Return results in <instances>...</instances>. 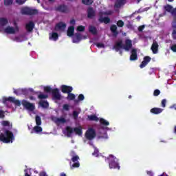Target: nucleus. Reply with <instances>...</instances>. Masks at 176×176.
<instances>
[{
  "label": "nucleus",
  "instance_id": "1",
  "mask_svg": "<svg viewBox=\"0 0 176 176\" xmlns=\"http://www.w3.org/2000/svg\"><path fill=\"white\" fill-rule=\"evenodd\" d=\"M13 140H14V135L13 132L9 131V129H5L4 133L0 134V141L4 142V144L13 142Z\"/></svg>",
  "mask_w": 176,
  "mask_h": 176
},
{
  "label": "nucleus",
  "instance_id": "2",
  "mask_svg": "<svg viewBox=\"0 0 176 176\" xmlns=\"http://www.w3.org/2000/svg\"><path fill=\"white\" fill-rule=\"evenodd\" d=\"M107 159L109 160L110 168H118V170H120V166L119 165V162H118V159L113 155H110Z\"/></svg>",
  "mask_w": 176,
  "mask_h": 176
},
{
  "label": "nucleus",
  "instance_id": "3",
  "mask_svg": "<svg viewBox=\"0 0 176 176\" xmlns=\"http://www.w3.org/2000/svg\"><path fill=\"white\" fill-rule=\"evenodd\" d=\"M131 47H133V45H115L113 46L114 50L118 52L121 56L123 54V50L129 52Z\"/></svg>",
  "mask_w": 176,
  "mask_h": 176
},
{
  "label": "nucleus",
  "instance_id": "4",
  "mask_svg": "<svg viewBox=\"0 0 176 176\" xmlns=\"http://www.w3.org/2000/svg\"><path fill=\"white\" fill-rule=\"evenodd\" d=\"M21 13L26 16H34L38 14V11L36 9L30 8L29 7H23L21 9Z\"/></svg>",
  "mask_w": 176,
  "mask_h": 176
},
{
  "label": "nucleus",
  "instance_id": "5",
  "mask_svg": "<svg viewBox=\"0 0 176 176\" xmlns=\"http://www.w3.org/2000/svg\"><path fill=\"white\" fill-rule=\"evenodd\" d=\"M65 130L67 133V137H71V135H72V133H76V134H77L78 135H82V128H79V127H75L74 129H72V127L71 126H66Z\"/></svg>",
  "mask_w": 176,
  "mask_h": 176
},
{
  "label": "nucleus",
  "instance_id": "6",
  "mask_svg": "<svg viewBox=\"0 0 176 176\" xmlns=\"http://www.w3.org/2000/svg\"><path fill=\"white\" fill-rule=\"evenodd\" d=\"M75 151H72L70 153V156H72V162H73V164L71 166V168H78L80 166V163H79V156L75 155Z\"/></svg>",
  "mask_w": 176,
  "mask_h": 176
},
{
  "label": "nucleus",
  "instance_id": "7",
  "mask_svg": "<svg viewBox=\"0 0 176 176\" xmlns=\"http://www.w3.org/2000/svg\"><path fill=\"white\" fill-rule=\"evenodd\" d=\"M96 131L93 128H89L88 130H87L85 133V138L87 140H89V141H91V140H94L96 138Z\"/></svg>",
  "mask_w": 176,
  "mask_h": 176
},
{
  "label": "nucleus",
  "instance_id": "8",
  "mask_svg": "<svg viewBox=\"0 0 176 176\" xmlns=\"http://www.w3.org/2000/svg\"><path fill=\"white\" fill-rule=\"evenodd\" d=\"M55 10L56 12H59V13H69V8H68V6L65 4L58 5L57 7L55 8Z\"/></svg>",
  "mask_w": 176,
  "mask_h": 176
},
{
  "label": "nucleus",
  "instance_id": "9",
  "mask_svg": "<svg viewBox=\"0 0 176 176\" xmlns=\"http://www.w3.org/2000/svg\"><path fill=\"white\" fill-rule=\"evenodd\" d=\"M22 105L24 107V108H26L28 111H32L34 109H35V105H34L32 103H30L25 100H22Z\"/></svg>",
  "mask_w": 176,
  "mask_h": 176
},
{
  "label": "nucleus",
  "instance_id": "10",
  "mask_svg": "<svg viewBox=\"0 0 176 176\" xmlns=\"http://www.w3.org/2000/svg\"><path fill=\"white\" fill-rule=\"evenodd\" d=\"M138 50L137 48H133L131 51V55L129 57L130 61H137L138 60V54H137Z\"/></svg>",
  "mask_w": 176,
  "mask_h": 176
},
{
  "label": "nucleus",
  "instance_id": "11",
  "mask_svg": "<svg viewBox=\"0 0 176 176\" xmlns=\"http://www.w3.org/2000/svg\"><path fill=\"white\" fill-rule=\"evenodd\" d=\"M60 90L64 94H68L69 93H72V90H74V88L72 86L63 85L60 87Z\"/></svg>",
  "mask_w": 176,
  "mask_h": 176
},
{
  "label": "nucleus",
  "instance_id": "12",
  "mask_svg": "<svg viewBox=\"0 0 176 176\" xmlns=\"http://www.w3.org/2000/svg\"><path fill=\"white\" fill-rule=\"evenodd\" d=\"M52 94L54 100H61V94H60V91L57 88H54L52 89Z\"/></svg>",
  "mask_w": 176,
  "mask_h": 176
},
{
  "label": "nucleus",
  "instance_id": "13",
  "mask_svg": "<svg viewBox=\"0 0 176 176\" xmlns=\"http://www.w3.org/2000/svg\"><path fill=\"white\" fill-rule=\"evenodd\" d=\"M151 60H152V58L149 56H146L143 58V61L141 63L140 67V68H145L146 65H148V63H151Z\"/></svg>",
  "mask_w": 176,
  "mask_h": 176
},
{
  "label": "nucleus",
  "instance_id": "14",
  "mask_svg": "<svg viewBox=\"0 0 176 176\" xmlns=\"http://www.w3.org/2000/svg\"><path fill=\"white\" fill-rule=\"evenodd\" d=\"M127 3V0H116L114 4V8L120 9L122 6H124Z\"/></svg>",
  "mask_w": 176,
  "mask_h": 176
},
{
  "label": "nucleus",
  "instance_id": "15",
  "mask_svg": "<svg viewBox=\"0 0 176 176\" xmlns=\"http://www.w3.org/2000/svg\"><path fill=\"white\" fill-rule=\"evenodd\" d=\"M19 31V28H13V27H10V26H8L5 30H4V32H6V34H16V32Z\"/></svg>",
  "mask_w": 176,
  "mask_h": 176
},
{
  "label": "nucleus",
  "instance_id": "16",
  "mask_svg": "<svg viewBox=\"0 0 176 176\" xmlns=\"http://www.w3.org/2000/svg\"><path fill=\"white\" fill-rule=\"evenodd\" d=\"M66 28H67V24H65L63 22H59L56 25L55 30L56 31H64V30H65Z\"/></svg>",
  "mask_w": 176,
  "mask_h": 176
},
{
  "label": "nucleus",
  "instance_id": "17",
  "mask_svg": "<svg viewBox=\"0 0 176 176\" xmlns=\"http://www.w3.org/2000/svg\"><path fill=\"white\" fill-rule=\"evenodd\" d=\"M73 43H79L82 39V34L80 33H76L73 36Z\"/></svg>",
  "mask_w": 176,
  "mask_h": 176
},
{
  "label": "nucleus",
  "instance_id": "18",
  "mask_svg": "<svg viewBox=\"0 0 176 176\" xmlns=\"http://www.w3.org/2000/svg\"><path fill=\"white\" fill-rule=\"evenodd\" d=\"M87 12L88 19H93L96 16V11H94V9L91 7L87 8Z\"/></svg>",
  "mask_w": 176,
  "mask_h": 176
},
{
  "label": "nucleus",
  "instance_id": "19",
  "mask_svg": "<svg viewBox=\"0 0 176 176\" xmlns=\"http://www.w3.org/2000/svg\"><path fill=\"white\" fill-rule=\"evenodd\" d=\"M35 27V23L32 21H30L28 23L25 25V28L28 32H31L32 30H34Z\"/></svg>",
  "mask_w": 176,
  "mask_h": 176
},
{
  "label": "nucleus",
  "instance_id": "20",
  "mask_svg": "<svg viewBox=\"0 0 176 176\" xmlns=\"http://www.w3.org/2000/svg\"><path fill=\"white\" fill-rule=\"evenodd\" d=\"M150 112L153 115H159L163 112V109L159 107H153L150 110Z\"/></svg>",
  "mask_w": 176,
  "mask_h": 176
},
{
  "label": "nucleus",
  "instance_id": "21",
  "mask_svg": "<svg viewBox=\"0 0 176 176\" xmlns=\"http://www.w3.org/2000/svg\"><path fill=\"white\" fill-rule=\"evenodd\" d=\"M14 94L16 96H21V94H27V89H17L14 90Z\"/></svg>",
  "mask_w": 176,
  "mask_h": 176
},
{
  "label": "nucleus",
  "instance_id": "22",
  "mask_svg": "<svg viewBox=\"0 0 176 176\" xmlns=\"http://www.w3.org/2000/svg\"><path fill=\"white\" fill-rule=\"evenodd\" d=\"M110 30L113 35V36H118L119 32H118V26L116 25H111Z\"/></svg>",
  "mask_w": 176,
  "mask_h": 176
},
{
  "label": "nucleus",
  "instance_id": "23",
  "mask_svg": "<svg viewBox=\"0 0 176 176\" xmlns=\"http://www.w3.org/2000/svg\"><path fill=\"white\" fill-rule=\"evenodd\" d=\"M74 34H75V27L74 26H69L68 28L67 32V36H74Z\"/></svg>",
  "mask_w": 176,
  "mask_h": 176
},
{
  "label": "nucleus",
  "instance_id": "24",
  "mask_svg": "<svg viewBox=\"0 0 176 176\" xmlns=\"http://www.w3.org/2000/svg\"><path fill=\"white\" fill-rule=\"evenodd\" d=\"M38 105L41 107V108H44L45 109L49 108V102L47 100H40L38 102Z\"/></svg>",
  "mask_w": 176,
  "mask_h": 176
},
{
  "label": "nucleus",
  "instance_id": "25",
  "mask_svg": "<svg viewBox=\"0 0 176 176\" xmlns=\"http://www.w3.org/2000/svg\"><path fill=\"white\" fill-rule=\"evenodd\" d=\"M42 127H41L40 125H36L33 128V129L31 131V133L34 134V133H36L37 134H39V133H42Z\"/></svg>",
  "mask_w": 176,
  "mask_h": 176
},
{
  "label": "nucleus",
  "instance_id": "26",
  "mask_svg": "<svg viewBox=\"0 0 176 176\" xmlns=\"http://www.w3.org/2000/svg\"><path fill=\"white\" fill-rule=\"evenodd\" d=\"M98 21H100V23H104V24H109V23H111V19L108 16L101 17L98 19Z\"/></svg>",
  "mask_w": 176,
  "mask_h": 176
},
{
  "label": "nucleus",
  "instance_id": "27",
  "mask_svg": "<svg viewBox=\"0 0 176 176\" xmlns=\"http://www.w3.org/2000/svg\"><path fill=\"white\" fill-rule=\"evenodd\" d=\"M1 126H3V127H8V129H12V123L8 120H3L1 122Z\"/></svg>",
  "mask_w": 176,
  "mask_h": 176
},
{
  "label": "nucleus",
  "instance_id": "28",
  "mask_svg": "<svg viewBox=\"0 0 176 176\" xmlns=\"http://www.w3.org/2000/svg\"><path fill=\"white\" fill-rule=\"evenodd\" d=\"M87 119L90 122H98V117L96 115L88 116Z\"/></svg>",
  "mask_w": 176,
  "mask_h": 176
},
{
  "label": "nucleus",
  "instance_id": "29",
  "mask_svg": "<svg viewBox=\"0 0 176 176\" xmlns=\"http://www.w3.org/2000/svg\"><path fill=\"white\" fill-rule=\"evenodd\" d=\"M8 23H9V21L7 18H0V25H1L2 27H5V25H6Z\"/></svg>",
  "mask_w": 176,
  "mask_h": 176
},
{
  "label": "nucleus",
  "instance_id": "30",
  "mask_svg": "<svg viewBox=\"0 0 176 176\" xmlns=\"http://www.w3.org/2000/svg\"><path fill=\"white\" fill-rule=\"evenodd\" d=\"M151 50L153 54H157V52H159V45H152Z\"/></svg>",
  "mask_w": 176,
  "mask_h": 176
},
{
  "label": "nucleus",
  "instance_id": "31",
  "mask_svg": "<svg viewBox=\"0 0 176 176\" xmlns=\"http://www.w3.org/2000/svg\"><path fill=\"white\" fill-rule=\"evenodd\" d=\"M89 31L93 35H97V28L93 25H90L89 27Z\"/></svg>",
  "mask_w": 176,
  "mask_h": 176
},
{
  "label": "nucleus",
  "instance_id": "32",
  "mask_svg": "<svg viewBox=\"0 0 176 176\" xmlns=\"http://www.w3.org/2000/svg\"><path fill=\"white\" fill-rule=\"evenodd\" d=\"M40 94L38 95V100H46L47 98H49V95L47 94H43L42 92H39Z\"/></svg>",
  "mask_w": 176,
  "mask_h": 176
},
{
  "label": "nucleus",
  "instance_id": "33",
  "mask_svg": "<svg viewBox=\"0 0 176 176\" xmlns=\"http://www.w3.org/2000/svg\"><path fill=\"white\" fill-rule=\"evenodd\" d=\"M164 9L166 10V12H168V13H171V12H173V6L171 5H166L164 6Z\"/></svg>",
  "mask_w": 176,
  "mask_h": 176
},
{
  "label": "nucleus",
  "instance_id": "34",
  "mask_svg": "<svg viewBox=\"0 0 176 176\" xmlns=\"http://www.w3.org/2000/svg\"><path fill=\"white\" fill-rule=\"evenodd\" d=\"M16 98H13L12 96H10L8 98H3V102H6V101H9L10 102H14Z\"/></svg>",
  "mask_w": 176,
  "mask_h": 176
},
{
  "label": "nucleus",
  "instance_id": "35",
  "mask_svg": "<svg viewBox=\"0 0 176 176\" xmlns=\"http://www.w3.org/2000/svg\"><path fill=\"white\" fill-rule=\"evenodd\" d=\"M75 94L69 92V94H67V100H68L69 101H72L75 99Z\"/></svg>",
  "mask_w": 176,
  "mask_h": 176
},
{
  "label": "nucleus",
  "instance_id": "36",
  "mask_svg": "<svg viewBox=\"0 0 176 176\" xmlns=\"http://www.w3.org/2000/svg\"><path fill=\"white\" fill-rule=\"evenodd\" d=\"M35 119L36 126H41V124H42V119L41 118V116H36Z\"/></svg>",
  "mask_w": 176,
  "mask_h": 176
},
{
  "label": "nucleus",
  "instance_id": "37",
  "mask_svg": "<svg viewBox=\"0 0 176 176\" xmlns=\"http://www.w3.org/2000/svg\"><path fill=\"white\" fill-rule=\"evenodd\" d=\"M100 124H102V126H109V122L107 121L104 118H100Z\"/></svg>",
  "mask_w": 176,
  "mask_h": 176
},
{
  "label": "nucleus",
  "instance_id": "38",
  "mask_svg": "<svg viewBox=\"0 0 176 176\" xmlns=\"http://www.w3.org/2000/svg\"><path fill=\"white\" fill-rule=\"evenodd\" d=\"M50 39H53V41H57V39H58V34H57L56 32H53L51 36H50Z\"/></svg>",
  "mask_w": 176,
  "mask_h": 176
},
{
  "label": "nucleus",
  "instance_id": "39",
  "mask_svg": "<svg viewBox=\"0 0 176 176\" xmlns=\"http://www.w3.org/2000/svg\"><path fill=\"white\" fill-rule=\"evenodd\" d=\"M83 5L90 6L93 4V0H82Z\"/></svg>",
  "mask_w": 176,
  "mask_h": 176
},
{
  "label": "nucleus",
  "instance_id": "40",
  "mask_svg": "<svg viewBox=\"0 0 176 176\" xmlns=\"http://www.w3.org/2000/svg\"><path fill=\"white\" fill-rule=\"evenodd\" d=\"M53 91V89H52V87L47 86V87H44V91L45 93H52Z\"/></svg>",
  "mask_w": 176,
  "mask_h": 176
},
{
  "label": "nucleus",
  "instance_id": "41",
  "mask_svg": "<svg viewBox=\"0 0 176 176\" xmlns=\"http://www.w3.org/2000/svg\"><path fill=\"white\" fill-rule=\"evenodd\" d=\"M13 3V0H4L5 6H10Z\"/></svg>",
  "mask_w": 176,
  "mask_h": 176
},
{
  "label": "nucleus",
  "instance_id": "42",
  "mask_svg": "<svg viewBox=\"0 0 176 176\" xmlns=\"http://www.w3.org/2000/svg\"><path fill=\"white\" fill-rule=\"evenodd\" d=\"M85 30H86V28L83 25H79L77 27V31H78V32H83Z\"/></svg>",
  "mask_w": 176,
  "mask_h": 176
},
{
  "label": "nucleus",
  "instance_id": "43",
  "mask_svg": "<svg viewBox=\"0 0 176 176\" xmlns=\"http://www.w3.org/2000/svg\"><path fill=\"white\" fill-rule=\"evenodd\" d=\"M56 122H58V123H65L67 120L64 118H56Z\"/></svg>",
  "mask_w": 176,
  "mask_h": 176
},
{
  "label": "nucleus",
  "instance_id": "44",
  "mask_svg": "<svg viewBox=\"0 0 176 176\" xmlns=\"http://www.w3.org/2000/svg\"><path fill=\"white\" fill-rule=\"evenodd\" d=\"M98 138L99 139H103V140H108V134L107 133H104V135H99Z\"/></svg>",
  "mask_w": 176,
  "mask_h": 176
},
{
  "label": "nucleus",
  "instance_id": "45",
  "mask_svg": "<svg viewBox=\"0 0 176 176\" xmlns=\"http://www.w3.org/2000/svg\"><path fill=\"white\" fill-rule=\"evenodd\" d=\"M117 25L120 28L124 27V22H123L122 20H119L117 22Z\"/></svg>",
  "mask_w": 176,
  "mask_h": 176
},
{
  "label": "nucleus",
  "instance_id": "46",
  "mask_svg": "<svg viewBox=\"0 0 176 176\" xmlns=\"http://www.w3.org/2000/svg\"><path fill=\"white\" fill-rule=\"evenodd\" d=\"M26 1H27V0H16V3L18 5H24Z\"/></svg>",
  "mask_w": 176,
  "mask_h": 176
},
{
  "label": "nucleus",
  "instance_id": "47",
  "mask_svg": "<svg viewBox=\"0 0 176 176\" xmlns=\"http://www.w3.org/2000/svg\"><path fill=\"white\" fill-rule=\"evenodd\" d=\"M13 104H14L15 105H16V107H20L21 105V102L19 100H14Z\"/></svg>",
  "mask_w": 176,
  "mask_h": 176
},
{
  "label": "nucleus",
  "instance_id": "48",
  "mask_svg": "<svg viewBox=\"0 0 176 176\" xmlns=\"http://www.w3.org/2000/svg\"><path fill=\"white\" fill-rule=\"evenodd\" d=\"M78 116H79V113L76 111H73V118L74 119H78Z\"/></svg>",
  "mask_w": 176,
  "mask_h": 176
},
{
  "label": "nucleus",
  "instance_id": "49",
  "mask_svg": "<svg viewBox=\"0 0 176 176\" xmlns=\"http://www.w3.org/2000/svg\"><path fill=\"white\" fill-rule=\"evenodd\" d=\"M170 14H172L173 19H176V8L172 10Z\"/></svg>",
  "mask_w": 176,
  "mask_h": 176
},
{
  "label": "nucleus",
  "instance_id": "50",
  "mask_svg": "<svg viewBox=\"0 0 176 176\" xmlns=\"http://www.w3.org/2000/svg\"><path fill=\"white\" fill-rule=\"evenodd\" d=\"M160 94V90H159V89L154 90L153 96L155 97H157V96H159Z\"/></svg>",
  "mask_w": 176,
  "mask_h": 176
},
{
  "label": "nucleus",
  "instance_id": "51",
  "mask_svg": "<svg viewBox=\"0 0 176 176\" xmlns=\"http://www.w3.org/2000/svg\"><path fill=\"white\" fill-rule=\"evenodd\" d=\"M167 102V100L166 99H163L161 102V105L162 108H166V104Z\"/></svg>",
  "mask_w": 176,
  "mask_h": 176
},
{
  "label": "nucleus",
  "instance_id": "52",
  "mask_svg": "<svg viewBox=\"0 0 176 176\" xmlns=\"http://www.w3.org/2000/svg\"><path fill=\"white\" fill-rule=\"evenodd\" d=\"M5 118V111L0 109V119H3Z\"/></svg>",
  "mask_w": 176,
  "mask_h": 176
},
{
  "label": "nucleus",
  "instance_id": "53",
  "mask_svg": "<svg viewBox=\"0 0 176 176\" xmlns=\"http://www.w3.org/2000/svg\"><path fill=\"white\" fill-rule=\"evenodd\" d=\"M145 28V25H142L138 27V30L139 32H142L144 31V29Z\"/></svg>",
  "mask_w": 176,
  "mask_h": 176
},
{
  "label": "nucleus",
  "instance_id": "54",
  "mask_svg": "<svg viewBox=\"0 0 176 176\" xmlns=\"http://www.w3.org/2000/svg\"><path fill=\"white\" fill-rule=\"evenodd\" d=\"M63 108L65 111H69V105L67 104H63Z\"/></svg>",
  "mask_w": 176,
  "mask_h": 176
},
{
  "label": "nucleus",
  "instance_id": "55",
  "mask_svg": "<svg viewBox=\"0 0 176 176\" xmlns=\"http://www.w3.org/2000/svg\"><path fill=\"white\" fill-rule=\"evenodd\" d=\"M172 38L174 39H176V28H173V32H172Z\"/></svg>",
  "mask_w": 176,
  "mask_h": 176
},
{
  "label": "nucleus",
  "instance_id": "56",
  "mask_svg": "<svg viewBox=\"0 0 176 176\" xmlns=\"http://www.w3.org/2000/svg\"><path fill=\"white\" fill-rule=\"evenodd\" d=\"M83 100H85V96L81 94L78 96V101H83Z\"/></svg>",
  "mask_w": 176,
  "mask_h": 176
},
{
  "label": "nucleus",
  "instance_id": "57",
  "mask_svg": "<svg viewBox=\"0 0 176 176\" xmlns=\"http://www.w3.org/2000/svg\"><path fill=\"white\" fill-rule=\"evenodd\" d=\"M172 28H176V18H173V21L172 23Z\"/></svg>",
  "mask_w": 176,
  "mask_h": 176
},
{
  "label": "nucleus",
  "instance_id": "58",
  "mask_svg": "<svg viewBox=\"0 0 176 176\" xmlns=\"http://www.w3.org/2000/svg\"><path fill=\"white\" fill-rule=\"evenodd\" d=\"M170 50H172V52H174V53H176V45H171Z\"/></svg>",
  "mask_w": 176,
  "mask_h": 176
},
{
  "label": "nucleus",
  "instance_id": "59",
  "mask_svg": "<svg viewBox=\"0 0 176 176\" xmlns=\"http://www.w3.org/2000/svg\"><path fill=\"white\" fill-rule=\"evenodd\" d=\"M125 45H132V41H131V40L127 38V39L125 41Z\"/></svg>",
  "mask_w": 176,
  "mask_h": 176
},
{
  "label": "nucleus",
  "instance_id": "60",
  "mask_svg": "<svg viewBox=\"0 0 176 176\" xmlns=\"http://www.w3.org/2000/svg\"><path fill=\"white\" fill-rule=\"evenodd\" d=\"M107 45H96V47H98V49H104Z\"/></svg>",
  "mask_w": 176,
  "mask_h": 176
},
{
  "label": "nucleus",
  "instance_id": "61",
  "mask_svg": "<svg viewBox=\"0 0 176 176\" xmlns=\"http://www.w3.org/2000/svg\"><path fill=\"white\" fill-rule=\"evenodd\" d=\"M104 16H111L112 14V11H108L104 13Z\"/></svg>",
  "mask_w": 176,
  "mask_h": 176
},
{
  "label": "nucleus",
  "instance_id": "62",
  "mask_svg": "<svg viewBox=\"0 0 176 176\" xmlns=\"http://www.w3.org/2000/svg\"><path fill=\"white\" fill-rule=\"evenodd\" d=\"M39 176H47V175L46 174V172H41Z\"/></svg>",
  "mask_w": 176,
  "mask_h": 176
},
{
  "label": "nucleus",
  "instance_id": "63",
  "mask_svg": "<svg viewBox=\"0 0 176 176\" xmlns=\"http://www.w3.org/2000/svg\"><path fill=\"white\" fill-rule=\"evenodd\" d=\"M75 23H76L75 19H72L70 21V24H72V25H75Z\"/></svg>",
  "mask_w": 176,
  "mask_h": 176
},
{
  "label": "nucleus",
  "instance_id": "64",
  "mask_svg": "<svg viewBox=\"0 0 176 176\" xmlns=\"http://www.w3.org/2000/svg\"><path fill=\"white\" fill-rule=\"evenodd\" d=\"M147 174H148L149 176H153V173H152V171L148 170V171H147Z\"/></svg>",
  "mask_w": 176,
  "mask_h": 176
}]
</instances>
